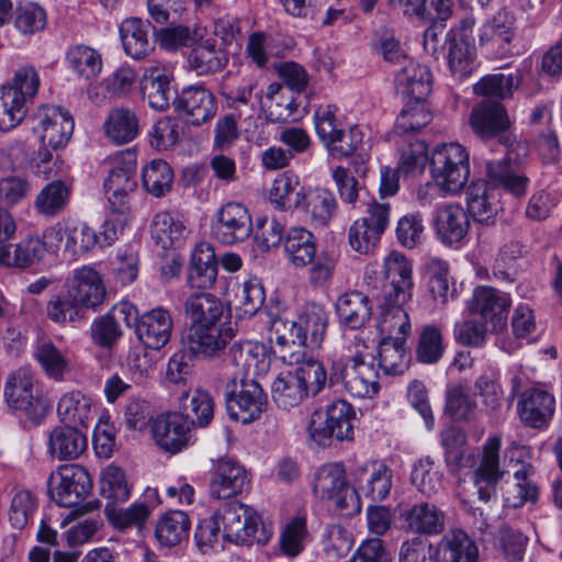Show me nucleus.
<instances>
[{"instance_id": "53", "label": "nucleus", "mask_w": 562, "mask_h": 562, "mask_svg": "<svg viewBox=\"0 0 562 562\" xmlns=\"http://www.w3.org/2000/svg\"><path fill=\"white\" fill-rule=\"evenodd\" d=\"M378 364L385 375L403 374L409 364L405 340L381 338L378 346Z\"/></svg>"}, {"instance_id": "59", "label": "nucleus", "mask_w": 562, "mask_h": 562, "mask_svg": "<svg viewBox=\"0 0 562 562\" xmlns=\"http://www.w3.org/2000/svg\"><path fill=\"white\" fill-rule=\"evenodd\" d=\"M30 103L3 85L0 87V131L19 126L29 113Z\"/></svg>"}, {"instance_id": "10", "label": "nucleus", "mask_w": 562, "mask_h": 562, "mask_svg": "<svg viewBox=\"0 0 562 562\" xmlns=\"http://www.w3.org/2000/svg\"><path fill=\"white\" fill-rule=\"evenodd\" d=\"M213 517L224 533V540L228 542L250 544L263 539L257 535L260 524L259 515L255 509L238 501L222 504Z\"/></svg>"}, {"instance_id": "23", "label": "nucleus", "mask_w": 562, "mask_h": 562, "mask_svg": "<svg viewBox=\"0 0 562 562\" xmlns=\"http://www.w3.org/2000/svg\"><path fill=\"white\" fill-rule=\"evenodd\" d=\"M175 109L189 124L201 125L216 114L217 103L203 86H189L176 98Z\"/></svg>"}, {"instance_id": "22", "label": "nucleus", "mask_w": 562, "mask_h": 562, "mask_svg": "<svg viewBox=\"0 0 562 562\" xmlns=\"http://www.w3.org/2000/svg\"><path fill=\"white\" fill-rule=\"evenodd\" d=\"M355 491L372 502L385 499L392 490V471L380 461H369L358 467L352 474Z\"/></svg>"}, {"instance_id": "12", "label": "nucleus", "mask_w": 562, "mask_h": 562, "mask_svg": "<svg viewBox=\"0 0 562 562\" xmlns=\"http://www.w3.org/2000/svg\"><path fill=\"white\" fill-rule=\"evenodd\" d=\"M36 121L33 132L42 147L59 149L68 144L75 122L67 110L55 105L41 106L36 113Z\"/></svg>"}, {"instance_id": "8", "label": "nucleus", "mask_w": 562, "mask_h": 562, "mask_svg": "<svg viewBox=\"0 0 562 562\" xmlns=\"http://www.w3.org/2000/svg\"><path fill=\"white\" fill-rule=\"evenodd\" d=\"M313 491L316 496L331 501L334 506L346 515L361 512V501L355 486L348 485L345 470L339 463L324 464L315 472Z\"/></svg>"}, {"instance_id": "11", "label": "nucleus", "mask_w": 562, "mask_h": 562, "mask_svg": "<svg viewBox=\"0 0 562 562\" xmlns=\"http://www.w3.org/2000/svg\"><path fill=\"white\" fill-rule=\"evenodd\" d=\"M66 294L82 308L95 311L106 297L101 273L91 265H83L69 272L65 280Z\"/></svg>"}, {"instance_id": "4", "label": "nucleus", "mask_w": 562, "mask_h": 562, "mask_svg": "<svg viewBox=\"0 0 562 562\" xmlns=\"http://www.w3.org/2000/svg\"><path fill=\"white\" fill-rule=\"evenodd\" d=\"M430 175L442 194L459 193L470 177V159L467 148L459 143L437 145L430 158Z\"/></svg>"}, {"instance_id": "56", "label": "nucleus", "mask_w": 562, "mask_h": 562, "mask_svg": "<svg viewBox=\"0 0 562 562\" xmlns=\"http://www.w3.org/2000/svg\"><path fill=\"white\" fill-rule=\"evenodd\" d=\"M260 108L262 117L271 123L286 122L293 114V100L282 94V85L271 82L265 90Z\"/></svg>"}, {"instance_id": "2", "label": "nucleus", "mask_w": 562, "mask_h": 562, "mask_svg": "<svg viewBox=\"0 0 562 562\" xmlns=\"http://www.w3.org/2000/svg\"><path fill=\"white\" fill-rule=\"evenodd\" d=\"M329 385L358 398H370L379 390V372L360 349L352 355H334L330 359Z\"/></svg>"}, {"instance_id": "1", "label": "nucleus", "mask_w": 562, "mask_h": 562, "mask_svg": "<svg viewBox=\"0 0 562 562\" xmlns=\"http://www.w3.org/2000/svg\"><path fill=\"white\" fill-rule=\"evenodd\" d=\"M440 438L449 471L459 474L464 469H473L471 481L479 499L484 503L495 501L497 485L505 473L499 469L501 436L494 435L485 440L479 460L473 452L465 450L467 435L463 430L449 427L441 431Z\"/></svg>"}, {"instance_id": "51", "label": "nucleus", "mask_w": 562, "mask_h": 562, "mask_svg": "<svg viewBox=\"0 0 562 562\" xmlns=\"http://www.w3.org/2000/svg\"><path fill=\"white\" fill-rule=\"evenodd\" d=\"M473 387L474 395L481 398L486 412H496L502 406L504 391L498 368L493 366L485 368L475 379Z\"/></svg>"}, {"instance_id": "32", "label": "nucleus", "mask_w": 562, "mask_h": 562, "mask_svg": "<svg viewBox=\"0 0 562 562\" xmlns=\"http://www.w3.org/2000/svg\"><path fill=\"white\" fill-rule=\"evenodd\" d=\"M435 228L445 245L459 244L467 237L470 228L468 212L460 204H446L437 211Z\"/></svg>"}, {"instance_id": "31", "label": "nucleus", "mask_w": 562, "mask_h": 562, "mask_svg": "<svg viewBox=\"0 0 562 562\" xmlns=\"http://www.w3.org/2000/svg\"><path fill=\"white\" fill-rule=\"evenodd\" d=\"M554 408V396L540 389L526 391L518 403L520 419L532 428L546 427L552 419Z\"/></svg>"}, {"instance_id": "15", "label": "nucleus", "mask_w": 562, "mask_h": 562, "mask_svg": "<svg viewBox=\"0 0 562 562\" xmlns=\"http://www.w3.org/2000/svg\"><path fill=\"white\" fill-rule=\"evenodd\" d=\"M229 79L231 77L222 83V95L227 105L237 112L240 121L249 127H256L257 121L262 119L260 104L265 90H258L257 82L254 80H243L238 86L233 87L228 83Z\"/></svg>"}, {"instance_id": "45", "label": "nucleus", "mask_w": 562, "mask_h": 562, "mask_svg": "<svg viewBox=\"0 0 562 562\" xmlns=\"http://www.w3.org/2000/svg\"><path fill=\"white\" fill-rule=\"evenodd\" d=\"M299 176L286 171L278 175L269 190V202L280 211H294L300 209L301 201L297 194L304 193Z\"/></svg>"}, {"instance_id": "38", "label": "nucleus", "mask_w": 562, "mask_h": 562, "mask_svg": "<svg viewBox=\"0 0 562 562\" xmlns=\"http://www.w3.org/2000/svg\"><path fill=\"white\" fill-rule=\"evenodd\" d=\"M469 213L477 222H487L501 210L499 192L487 182H473L467 191Z\"/></svg>"}, {"instance_id": "17", "label": "nucleus", "mask_w": 562, "mask_h": 562, "mask_svg": "<svg viewBox=\"0 0 562 562\" xmlns=\"http://www.w3.org/2000/svg\"><path fill=\"white\" fill-rule=\"evenodd\" d=\"M172 79V72L161 63L156 61L144 68L139 90L143 100H146L153 110L166 111L171 102L175 103Z\"/></svg>"}, {"instance_id": "20", "label": "nucleus", "mask_w": 562, "mask_h": 562, "mask_svg": "<svg viewBox=\"0 0 562 562\" xmlns=\"http://www.w3.org/2000/svg\"><path fill=\"white\" fill-rule=\"evenodd\" d=\"M227 359L235 368L232 376L255 378L266 374L271 366L267 347L258 341L246 340L233 344Z\"/></svg>"}, {"instance_id": "48", "label": "nucleus", "mask_w": 562, "mask_h": 562, "mask_svg": "<svg viewBox=\"0 0 562 562\" xmlns=\"http://www.w3.org/2000/svg\"><path fill=\"white\" fill-rule=\"evenodd\" d=\"M67 67L79 78L91 81L102 70V57L98 50L87 45H75L65 55Z\"/></svg>"}, {"instance_id": "6", "label": "nucleus", "mask_w": 562, "mask_h": 562, "mask_svg": "<svg viewBox=\"0 0 562 562\" xmlns=\"http://www.w3.org/2000/svg\"><path fill=\"white\" fill-rule=\"evenodd\" d=\"M353 407L345 400H335L326 411H314L306 430L308 438L319 446H325L331 437L339 441L353 437Z\"/></svg>"}, {"instance_id": "13", "label": "nucleus", "mask_w": 562, "mask_h": 562, "mask_svg": "<svg viewBox=\"0 0 562 562\" xmlns=\"http://www.w3.org/2000/svg\"><path fill=\"white\" fill-rule=\"evenodd\" d=\"M235 331L231 324L190 325L183 344L194 357L210 359L224 350Z\"/></svg>"}, {"instance_id": "25", "label": "nucleus", "mask_w": 562, "mask_h": 562, "mask_svg": "<svg viewBox=\"0 0 562 562\" xmlns=\"http://www.w3.org/2000/svg\"><path fill=\"white\" fill-rule=\"evenodd\" d=\"M408 301L381 296L378 308L376 329L382 338L406 340L412 333L408 313L403 307Z\"/></svg>"}, {"instance_id": "49", "label": "nucleus", "mask_w": 562, "mask_h": 562, "mask_svg": "<svg viewBox=\"0 0 562 562\" xmlns=\"http://www.w3.org/2000/svg\"><path fill=\"white\" fill-rule=\"evenodd\" d=\"M180 408L189 425L207 426L214 416V402L204 390L195 389L183 393L180 397Z\"/></svg>"}, {"instance_id": "26", "label": "nucleus", "mask_w": 562, "mask_h": 562, "mask_svg": "<svg viewBox=\"0 0 562 562\" xmlns=\"http://www.w3.org/2000/svg\"><path fill=\"white\" fill-rule=\"evenodd\" d=\"M295 323L299 345L315 349L324 340L328 325V313L322 304L307 303L300 310Z\"/></svg>"}, {"instance_id": "50", "label": "nucleus", "mask_w": 562, "mask_h": 562, "mask_svg": "<svg viewBox=\"0 0 562 562\" xmlns=\"http://www.w3.org/2000/svg\"><path fill=\"white\" fill-rule=\"evenodd\" d=\"M71 187L61 180L48 182L35 196L36 211L48 217H55L63 213L70 200Z\"/></svg>"}, {"instance_id": "63", "label": "nucleus", "mask_w": 562, "mask_h": 562, "mask_svg": "<svg viewBox=\"0 0 562 562\" xmlns=\"http://www.w3.org/2000/svg\"><path fill=\"white\" fill-rule=\"evenodd\" d=\"M265 300V289L260 280L255 277L240 283L235 293L236 308L244 317L254 316L262 307Z\"/></svg>"}, {"instance_id": "37", "label": "nucleus", "mask_w": 562, "mask_h": 562, "mask_svg": "<svg viewBox=\"0 0 562 562\" xmlns=\"http://www.w3.org/2000/svg\"><path fill=\"white\" fill-rule=\"evenodd\" d=\"M103 132L111 143L127 144L139 134V119L132 109L115 108L106 115L103 122Z\"/></svg>"}, {"instance_id": "61", "label": "nucleus", "mask_w": 562, "mask_h": 562, "mask_svg": "<svg viewBox=\"0 0 562 562\" xmlns=\"http://www.w3.org/2000/svg\"><path fill=\"white\" fill-rule=\"evenodd\" d=\"M398 169L406 175L422 172L428 160V148L424 140L405 137L398 143Z\"/></svg>"}, {"instance_id": "14", "label": "nucleus", "mask_w": 562, "mask_h": 562, "mask_svg": "<svg viewBox=\"0 0 562 562\" xmlns=\"http://www.w3.org/2000/svg\"><path fill=\"white\" fill-rule=\"evenodd\" d=\"M251 232V216L245 204L227 202L217 210L213 234L222 244L243 243L250 236Z\"/></svg>"}, {"instance_id": "7", "label": "nucleus", "mask_w": 562, "mask_h": 562, "mask_svg": "<svg viewBox=\"0 0 562 562\" xmlns=\"http://www.w3.org/2000/svg\"><path fill=\"white\" fill-rule=\"evenodd\" d=\"M4 401L14 411L32 420L42 419L48 403L35 384V374L29 368H19L9 374L3 391Z\"/></svg>"}, {"instance_id": "64", "label": "nucleus", "mask_w": 562, "mask_h": 562, "mask_svg": "<svg viewBox=\"0 0 562 562\" xmlns=\"http://www.w3.org/2000/svg\"><path fill=\"white\" fill-rule=\"evenodd\" d=\"M34 357L49 379L63 381L65 374L69 372L68 359L50 341L38 344L34 350Z\"/></svg>"}, {"instance_id": "34", "label": "nucleus", "mask_w": 562, "mask_h": 562, "mask_svg": "<svg viewBox=\"0 0 562 562\" xmlns=\"http://www.w3.org/2000/svg\"><path fill=\"white\" fill-rule=\"evenodd\" d=\"M335 311L340 324L359 329L371 318L372 304L368 295L352 290L338 296Z\"/></svg>"}, {"instance_id": "33", "label": "nucleus", "mask_w": 562, "mask_h": 562, "mask_svg": "<svg viewBox=\"0 0 562 562\" xmlns=\"http://www.w3.org/2000/svg\"><path fill=\"white\" fill-rule=\"evenodd\" d=\"M87 445V437L74 426H56L47 435V452L59 461L79 458Z\"/></svg>"}, {"instance_id": "9", "label": "nucleus", "mask_w": 562, "mask_h": 562, "mask_svg": "<svg viewBox=\"0 0 562 562\" xmlns=\"http://www.w3.org/2000/svg\"><path fill=\"white\" fill-rule=\"evenodd\" d=\"M229 416L243 424L260 417L268 405L267 394L255 378L232 376L226 385Z\"/></svg>"}, {"instance_id": "55", "label": "nucleus", "mask_w": 562, "mask_h": 562, "mask_svg": "<svg viewBox=\"0 0 562 562\" xmlns=\"http://www.w3.org/2000/svg\"><path fill=\"white\" fill-rule=\"evenodd\" d=\"M406 521L416 533L438 535L445 528V514L434 504L420 503L409 509Z\"/></svg>"}, {"instance_id": "21", "label": "nucleus", "mask_w": 562, "mask_h": 562, "mask_svg": "<svg viewBox=\"0 0 562 562\" xmlns=\"http://www.w3.org/2000/svg\"><path fill=\"white\" fill-rule=\"evenodd\" d=\"M384 284L381 296L409 301L413 295V269L405 255L391 251L383 259Z\"/></svg>"}, {"instance_id": "16", "label": "nucleus", "mask_w": 562, "mask_h": 562, "mask_svg": "<svg viewBox=\"0 0 562 562\" xmlns=\"http://www.w3.org/2000/svg\"><path fill=\"white\" fill-rule=\"evenodd\" d=\"M136 187L135 156L126 153L114 158L104 180V191L111 207H128V195Z\"/></svg>"}, {"instance_id": "28", "label": "nucleus", "mask_w": 562, "mask_h": 562, "mask_svg": "<svg viewBox=\"0 0 562 562\" xmlns=\"http://www.w3.org/2000/svg\"><path fill=\"white\" fill-rule=\"evenodd\" d=\"M189 422L178 413L162 414L153 425V435L157 445L167 452L176 453L189 442Z\"/></svg>"}, {"instance_id": "24", "label": "nucleus", "mask_w": 562, "mask_h": 562, "mask_svg": "<svg viewBox=\"0 0 562 562\" xmlns=\"http://www.w3.org/2000/svg\"><path fill=\"white\" fill-rule=\"evenodd\" d=\"M134 325L138 340L149 349L159 350L170 341L173 321L167 308H151L143 313Z\"/></svg>"}, {"instance_id": "19", "label": "nucleus", "mask_w": 562, "mask_h": 562, "mask_svg": "<svg viewBox=\"0 0 562 562\" xmlns=\"http://www.w3.org/2000/svg\"><path fill=\"white\" fill-rule=\"evenodd\" d=\"M510 303L507 293L491 286L479 285L468 301V308L472 314L481 316L485 324H491L494 330H497L506 324Z\"/></svg>"}, {"instance_id": "36", "label": "nucleus", "mask_w": 562, "mask_h": 562, "mask_svg": "<svg viewBox=\"0 0 562 562\" xmlns=\"http://www.w3.org/2000/svg\"><path fill=\"white\" fill-rule=\"evenodd\" d=\"M150 234L156 246L169 250L183 244L189 229L178 216L169 212H159L151 221Z\"/></svg>"}, {"instance_id": "41", "label": "nucleus", "mask_w": 562, "mask_h": 562, "mask_svg": "<svg viewBox=\"0 0 562 562\" xmlns=\"http://www.w3.org/2000/svg\"><path fill=\"white\" fill-rule=\"evenodd\" d=\"M228 63L224 49L216 46L213 38H206L193 47L188 56L189 68L198 76H207L222 70Z\"/></svg>"}, {"instance_id": "58", "label": "nucleus", "mask_w": 562, "mask_h": 562, "mask_svg": "<svg viewBox=\"0 0 562 562\" xmlns=\"http://www.w3.org/2000/svg\"><path fill=\"white\" fill-rule=\"evenodd\" d=\"M13 25L21 35L32 36L46 29L47 12L35 2L19 3L13 11Z\"/></svg>"}, {"instance_id": "46", "label": "nucleus", "mask_w": 562, "mask_h": 562, "mask_svg": "<svg viewBox=\"0 0 562 562\" xmlns=\"http://www.w3.org/2000/svg\"><path fill=\"white\" fill-rule=\"evenodd\" d=\"M515 19L507 11L497 12L494 18L486 21L479 30L481 46L490 48H504L515 36Z\"/></svg>"}, {"instance_id": "29", "label": "nucleus", "mask_w": 562, "mask_h": 562, "mask_svg": "<svg viewBox=\"0 0 562 562\" xmlns=\"http://www.w3.org/2000/svg\"><path fill=\"white\" fill-rule=\"evenodd\" d=\"M394 82L403 98L425 101L431 91L432 74L426 65L407 60L395 74Z\"/></svg>"}, {"instance_id": "35", "label": "nucleus", "mask_w": 562, "mask_h": 562, "mask_svg": "<svg viewBox=\"0 0 562 562\" xmlns=\"http://www.w3.org/2000/svg\"><path fill=\"white\" fill-rule=\"evenodd\" d=\"M470 124L482 138L494 137L509 126L505 108L498 102L483 101L470 115Z\"/></svg>"}, {"instance_id": "47", "label": "nucleus", "mask_w": 562, "mask_h": 562, "mask_svg": "<svg viewBox=\"0 0 562 562\" xmlns=\"http://www.w3.org/2000/svg\"><path fill=\"white\" fill-rule=\"evenodd\" d=\"M148 23L138 18H128L120 25V37L125 53L134 58L146 57L151 50L147 35Z\"/></svg>"}, {"instance_id": "30", "label": "nucleus", "mask_w": 562, "mask_h": 562, "mask_svg": "<svg viewBox=\"0 0 562 562\" xmlns=\"http://www.w3.org/2000/svg\"><path fill=\"white\" fill-rule=\"evenodd\" d=\"M479 548L468 533L460 529L449 530L437 542L435 562H477Z\"/></svg>"}, {"instance_id": "57", "label": "nucleus", "mask_w": 562, "mask_h": 562, "mask_svg": "<svg viewBox=\"0 0 562 562\" xmlns=\"http://www.w3.org/2000/svg\"><path fill=\"white\" fill-rule=\"evenodd\" d=\"M272 397L274 402L289 409L297 406L304 397H307L295 372H281L272 382Z\"/></svg>"}, {"instance_id": "43", "label": "nucleus", "mask_w": 562, "mask_h": 562, "mask_svg": "<svg viewBox=\"0 0 562 562\" xmlns=\"http://www.w3.org/2000/svg\"><path fill=\"white\" fill-rule=\"evenodd\" d=\"M191 521L182 510H169L156 522L155 537L161 547L172 548L188 539Z\"/></svg>"}, {"instance_id": "5", "label": "nucleus", "mask_w": 562, "mask_h": 562, "mask_svg": "<svg viewBox=\"0 0 562 562\" xmlns=\"http://www.w3.org/2000/svg\"><path fill=\"white\" fill-rule=\"evenodd\" d=\"M314 124L321 143L335 158L351 156L362 142L360 128H347L335 105L319 106L314 113Z\"/></svg>"}, {"instance_id": "54", "label": "nucleus", "mask_w": 562, "mask_h": 562, "mask_svg": "<svg viewBox=\"0 0 562 562\" xmlns=\"http://www.w3.org/2000/svg\"><path fill=\"white\" fill-rule=\"evenodd\" d=\"M533 474V467L530 463H522L514 473L515 483L504 491V503L507 507L519 508L526 502H535L538 497V488L530 481Z\"/></svg>"}, {"instance_id": "42", "label": "nucleus", "mask_w": 562, "mask_h": 562, "mask_svg": "<svg viewBox=\"0 0 562 562\" xmlns=\"http://www.w3.org/2000/svg\"><path fill=\"white\" fill-rule=\"evenodd\" d=\"M284 254L293 267L305 268L316 255L314 235L301 226L290 228L284 237Z\"/></svg>"}, {"instance_id": "52", "label": "nucleus", "mask_w": 562, "mask_h": 562, "mask_svg": "<svg viewBox=\"0 0 562 562\" xmlns=\"http://www.w3.org/2000/svg\"><path fill=\"white\" fill-rule=\"evenodd\" d=\"M486 173L494 186L503 188L515 196L525 194L529 183V179L517 172L506 159L488 161Z\"/></svg>"}, {"instance_id": "44", "label": "nucleus", "mask_w": 562, "mask_h": 562, "mask_svg": "<svg viewBox=\"0 0 562 562\" xmlns=\"http://www.w3.org/2000/svg\"><path fill=\"white\" fill-rule=\"evenodd\" d=\"M57 414L69 426H86L93 417L92 400L80 391L66 392L58 400Z\"/></svg>"}, {"instance_id": "27", "label": "nucleus", "mask_w": 562, "mask_h": 562, "mask_svg": "<svg viewBox=\"0 0 562 562\" xmlns=\"http://www.w3.org/2000/svg\"><path fill=\"white\" fill-rule=\"evenodd\" d=\"M300 209L305 220L314 227H326L335 217L338 202L327 189L315 188L297 194Z\"/></svg>"}, {"instance_id": "60", "label": "nucleus", "mask_w": 562, "mask_h": 562, "mask_svg": "<svg viewBox=\"0 0 562 562\" xmlns=\"http://www.w3.org/2000/svg\"><path fill=\"white\" fill-rule=\"evenodd\" d=\"M143 186L153 196H164L171 190L173 171L162 159H153L142 172Z\"/></svg>"}, {"instance_id": "40", "label": "nucleus", "mask_w": 562, "mask_h": 562, "mask_svg": "<svg viewBox=\"0 0 562 562\" xmlns=\"http://www.w3.org/2000/svg\"><path fill=\"white\" fill-rule=\"evenodd\" d=\"M63 235L66 236L65 252L72 257H80L101 243L98 234L83 223L71 222V227L52 231L50 244L54 246Z\"/></svg>"}, {"instance_id": "18", "label": "nucleus", "mask_w": 562, "mask_h": 562, "mask_svg": "<svg viewBox=\"0 0 562 562\" xmlns=\"http://www.w3.org/2000/svg\"><path fill=\"white\" fill-rule=\"evenodd\" d=\"M247 470L233 459H218L213 463L210 482V495L217 499H227L241 494L249 487Z\"/></svg>"}, {"instance_id": "62", "label": "nucleus", "mask_w": 562, "mask_h": 562, "mask_svg": "<svg viewBox=\"0 0 562 562\" xmlns=\"http://www.w3.org/2000/svg\"><path fill=\"white\" fill-rule=\"evenodd\" d=\"M3 86L33 104L41 87L40 71L33 65H21L14 70L11 80Z\"/></svg>"}, {"instance_id": "3", "label": "nucleus", "mask_w": 562, "mask_h": 562, "mask_svg": "<svg viewBox=\"0 0 562 562\" xmlns=\"http://www.w3.org/2000/svg\"><path fill=\"white\" fill-rule=\"evenodd\" d=\"M92 488V480L88 471L79 464H65L59 467L48 477V492L50 498L63 507H76L78 515L92 513L100 508V502L82 501Z\"/></svg>"}, {"instance_id": "39", "label": "nucleus", "mask_w": 562, "mask_h": 562, "mask_svg": "<svg viewBox=\"0 0 562 562\" xmlns=\"http://www.w3.org/2000/svg\"><path fill=\"white\" fill-rule=\"evenodd\" d=\"M186 316L190 325H214L222 322L224 314L223 303L209 292H199L190 295L184 303Z\"/></svg>"}]
</instances>
